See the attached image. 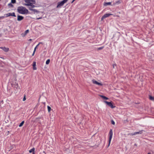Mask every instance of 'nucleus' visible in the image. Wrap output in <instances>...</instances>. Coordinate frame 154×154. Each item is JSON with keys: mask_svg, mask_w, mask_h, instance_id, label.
<instances>
[{"mask_svg": "<svg viewBox=\"0 0 154 154\" xmlns=\"http://www.w3.org/2000/svg\"><path fill=\"white\" fill-rule=\"evenodd\" d=\"M26 100V97H25V96H24V97L23 99V101H24Z\"/></svg>", "mask_w": 154, "mask_h": 154, "instance_id": "29", "label": "nucleus"}, {"mask_svg": "<svg viewBox=\"0 0 154 154\" xmlns=\"http://www.w3.org/2000/svg\"><path fill=\"white\" fill-rule=\"evenodd\" d=\"M50 62V60L49 59L46 62V64H49Z\"/></svg>", "mask_w": 154, "mask_h": 154, "instance_id": "22", "label": "nucleus"}, {"mask_svg": "<svg viewBox=\"0 0 154 154\" xmlns=\"http://www.w3.org/2000/svg\"><path fill=\"white\" fill-rule=\"evenodd\" d=\"M24 18V17L22 16H20V15H18L17 16V20L18 21H20L22 20H23Z\"/></svg>", "mask_w": 154, "mask_h": 154, "instance_id": "10", "label": "nucleus"}, {"mask_svg": "<svg viewBox=\"0 0 154 154\" xmlns=\"http://www.w3.org/2000/svg\"><path fill=\"white\" fill-rule=\"evenodd\" d=\"M149 99L150 100H154V97L151 96H149Z\"/></svg>", "mask_w": 154, "mask_h": 154, "instance_id": "20", "label": "nucleus"}, {"mask_svg": "<svg viewBox=\"0 0 154 154\" xmlns=\"http://www.w3.org/2000/svg\"><path fill=\"white\" fill-rule=\"evenodd\" d=\"M41 43V42H40L38 45H37V46L35 47V48L36 49L37 48V47Z\"/></svg>", "mask_w": 154, "mask_h": 154, "instance_id": "31", "label": "nucleus"}, {"mask_svg": "<svg viewBox=\"0 0 154 154\" xmlns=\"http://www.w3.org/2000/svg\"><path fill=\"white\" fill-rule=\"evenodd\" d=\"M104 102L107 104L110 107L112 108H114L115 106H114L112 104L111 102H108L107 101H105Z\"/></svg>", "mask_w": 154, "mask_h": 154, "instance_id": "7", "label": "nucleus"}, {"mask_svg": "<svg viewBox=\"0 0 154 154\" xmlns=\"http://www.w3.org/2000/svg\"><path fill=\"white\" fill-rule=\"evenodd\" d=\"M35 52H34V51H33V54H32V56H33V55H34V54H35Z\"/></svg>", "mask_w": 154, "mask_h": 154, "instance_id": "37", "label": "nucleus"}, {"mask_svg": "<svg viewBox=\"0 0 154 154\" xmlns=\"http://www.w3.org/2000/svg\"><path fill=\"white\" fill-rule=\"evenodd\" d=\"M142 133V130H141L139 132H134L133 133V134L134 135H136L137 134H141Z\"/></svg>", "mask_w": 154, "mask_h": 154, "instance_id": "12", "label": "nucleus"}, {"mask_svg": "<svg viewBox=\"0 0 154 154\" xmlns=\"http://www.w3.org/2000/svg\"><path fill=\"white\" fill-rule=\"evenodd\" d=\"M29 32V30H27L25 31L24 32V33H25V34H26L28 33Z\"/></svg>", "mask_w": 154, "mask_h": 154, "instance_id": "23", "label": "nucleus"}, {"mask_svg": "<svg viewBox=\"0 0 154 154\" xmlns=\"http://www.w3.org/2000/svg\"><path fill=\"white\" fill-rule=\"evenodd\" d=\"M16 81V79L15 80V81ZM11 85H14V87L17 89H18L20 88L18 86V84L16 83V82H15L14 83V82H13L12 83H11Z\"/></svg>", "mask_w": 154, "mask_h": 154, "instance_id": "5", "label": "nucleus"}, {"mask_svg": "<svg viewBox=\"0 0 154 154\" xmlns=\"http://www.w3.org/2000/svg\"><path fill=\"white\" fill-rule=\"evenodd\" d=\"M35 7V5H33V4L32 5V6L31 7H29V8H32H32H34Z\"/></svg>", "mask_w": 154, "mask_h": 154, "instance_id": "26", "label": "nucleus"}, {"mask_svg": "<svg viewBox=\"0 0 154 154\" xmlns=\"http://www.w3.org/2000/svg\"><path fill=\"white\" fill-rule=\"evenodd\" d=\"M68 0H63V1L59 2L57 6V8L61 7L64 4L67 2Z\"/></svg>", "mask_w": 154, "mask_h": 154, "instance_id": "3", "label": "nucleus"}, {"mask_svg": "<svg viewBox=\"0 0 154 154\" xmlns=\"http://www.w3.org/2000/svg\"><path fill=\"white\" fill-rule=\"evenodd\" d=\"M42 18V17H39V18H36V20H38V19H41Z\"/></svg>", "mask_w": 154, "mask_h": 154, "instance_id": "33", "label": "nucleus"}, {"mask_svg": "<svg viewBox=\"0 0 154 154\" xmlns=\"http://www.w3.org/2000/svg\"><path fill=\"white\" fill-rule=\"evenodd\" d=\"M47 108H48V112H50V111H51V107L50 106H48Z\"/></svg>", "mask_w": 154, "mask_h": 154, "instance_id": "21", "label": "nucleus"}, {"mask_svg": "<svg viewBox=\"0 0 154 154\" xmlns=\"http://www.w3.org/2000/svg\"><path fill=\"white\" fill-rule=\"evenodd\" d=\"M111 4V2H108L105 3L104 4V5L106 6V5H110Z\"/></svg>", "mask_w": 154, "mask_h": 154, "instance_id": "19", "label": "nucleus"}, {"mask_svg": "<svg viewBox=\"0 0 154 154\" xmlns=\"http://www.w3.org/2000/svg\"><path fill=\"white\" fill-rule=\"evenodd\" d=\"M111 123L112 125H114L115 124V122L113 120H112Z\"/></svg>", "mask_w": 154, "mask_h": 154, "instance_id": "28", "label": "nucleus"}, {"mask_svg": "<svg viewBox=\"0 0 154 154\" xmlns=\"http://www.w3.org/2000/svg\"><path fill=\"white\" fill-rule=\"evenodd\" d=\"M116 66V64H113V65H112L113 68H114L115 66Z\"/></svg>", "mask_w": 154, "mask_h": 154, "instance_id": "34", "label": "nucleus"}, {"mask_svg": "<svg viewBox=\"0 0 154 154\" xmlns=\"http://www.w3.org/2000/svg\"><path fill=\"white\" fill-rule=\"evenodd\" d=\"M5 16H2L0 17V20L1 19H3L5 18Z\"/></svg>", "mask_w": 154, "mask_h": 154, "instance_id": "30", "label": "nucleus"}, {"mask_svg": "<svg viewBox=\"0 0 154 154\" xmlns=\"http://www.w3.org/2000/svg\"><path fill=\"white\" fill-rule=\"evenodd\" d=\"M32 153H33V154H35V153H34V152H33Z\"/></svg>", "mask_w": 154, "mask_h": 154, "instance_id": "39", "label": "nucleus"}, {"mask_svg": "<svg viewBox=\"0 0 154 154\" xmlns=\"http://www.w3.org/2000/svg\"><path fill=\"white\" fill-rule=\"evenodd\" d=\"M92 81L93 83L94 84H95L100 86H102L103 85L102 84L98 82L97 81L95 80L94 79L92 80Z\"/></svg>", "mask_w": 154, "mask_h": 154, "instance_id": "8", "label": "nucleus"}, {"mask_svg": "<svg viewBox=\"0 0 154 154\" xmlns=\"http://www.w3.org/2000/svg\"><path fill=\"white\" fill-rule=\"evenodd\" d=\"M11 2L12 3H16V0H11Z\"/></svg>", "mask_w": 154, "mask_h": 154, "instance_id": "24", "label": "nucleus"}, {"mask_svg": "<svg viewBox=\"0 0 154 154\" xmlns=\"http://www.w3.org/2000/svg\"><path fill=\"white\" fill-rule=\"evenodd\" d=\"M100 97L104 100H108V98L104 96L100 95Z\"/></svg>", "mask_w": 154, "mask_h": 154, "instance_id": "16", "label": "nucleus"}, {"mask_svg": "<svg viewBox=\"0 0 154 154\" xmlns=\"http://www.w3.org/2000/svg\"><path fill=\"white\" fill-rule=\"evenodd\" d=\"M17 11L18 13L22 14H26L28 13V11L25 7L23 6L18 7Z\"/></svg>", "mask_w": 154, "mask_h": 154, "instance_id": "1", "label": "nucleus"}, {"mask_svg": "<svg viewBox=\"0 0 154 154\" xmlns=\"http://www.w3.org/2000/svg\"><path fill=\"white\" fill-rule=\"evenodd\" d=\"M109 144L108 146V147H109L110 145V142L112 137V129H110L109 132Z\"/></svg>", "mask_w": 154, "mask_h": 154, "instance_id": "2", "label": "nucleus"}, {"mask_svg": "<svg viewBox=\"0 0 154 154\" xmlns=\"http://www.w3.org/2000/svg\"><path fill=\"white\" fill-rule=\"evenodd\" d=\"M9 5H10V6H13V5L11 4H9Z\"/></svg>", "mask_w": 154, "mask_h": 154, "instance_id": "35", "label": "nucleus"}, {"mask_svg": "<svg viewBox=\"0 0 154 154\" xmlns=\"http://www.w3.org/2000/svg\"><path fill=\"white\" fill-rule=\"evenodd\" d=\"M36 49L35 48L34 50V52H35V51H36Z\"/></svg>", "mask_w": 154, "mask_h": 154, "instance_id": "36", "label": "nucleus"}, {"mask_svg": "<svg viewBox=\"0 0 154 154\" xmlns=\"http://www.w3.org/2000/svg\"><path fill=\"white\" fill-rule=\"evenodd\" d=\"M116 16L118 17H119V16Z\"/></svg>", "mask_w": 154, "mask_h": 154, "instance_id": "41", "label": "nucleus"}, {"mask_svg": "<svg viewBox=\"0 0 154 154\" xmlns=\"http://www.w3.org/2000/svg\"><path fill=\"white\" fill-rule=\"evenodd\" d=\"M103 47H102L99 48H98L97 50H101V49H103Z\"/></svg>", "mask_w": 154, "mask_h": 154, "instance_id": "25", "label": "nucleus"}, {"mask_svg": "<svg viewBox=\"0 0 154 154\" xmlns=\"http://www.w3.org/2000/svg\"><path fill=\"white\" fill-rule=\"evenodd\" d=\"M29 8V10L33 11L34 13H38V11L36 9H32V8Z\"/></svg>", "mask_w": 154, "mask_h": 154, "instance_id": "13", "label": "nucleus"}, {"mask_svg": "<svg viewBox=\"0 0 154 154\" xmlns=\"http://www.w3.org/2000/svg\"><path fill=\"white\" fill-rule=\"evenodd\" d=\"M32 40V39H30L29 40V41H31Z\"/></svg>", "mask_w": 154, "mask_h": 154, "instance_id": "38", "label": "nucleus"}, {"mask_svg": "<svg viewBox=\"0 0 154 154\" xmlns=\"http://www.w3.org/2000/svg\"><path fill=\"white\" fill-rule=\"evenodd\" d=\"M24 121H23L19 125V127H21L22 126V125H23L24 124Z\"/></svg>", "mask_w": 154, "mask_h": 154, "instance_id": "18", "label": "nucleus"}, {"mask_svg": "<svg viewBox=\"0 0 154 154\" xmlns=\"http://www.w3.org/2000/svg\"><path fill=\"white\" fill-rule=\"evenodd\" d=\"M128 135H134V134H133V133H129L128 134Z\"/></svg>", "mask_w": 154, "mask_h": 154, "instance_id": "32", "label": "nucleus"}, {"mask_svg": "<svg viewBox=\"0 0 154 154\" xmlns=\"http://www.w3.org/2000/svg\"><path fill=\"white\" fill-rule=\"evenodd\" d=\"M1 48L5 52H8L9 50V48H6L5 47H1Z\"/></svg>", "mask_w": 154, "mask_h": 154, "instance_id": "11", "label": "nucleus"}, {"mask_svg": "<svg viewBox=\"0 0 154 154\" xmlns=\"http://www.w3.org/2000/svg\"><path fill=\"white\" fill-rule=\"evenodd\" d=\"M21 35L23 36V37H24L26 35V34H25V33H22L21 34Z\"/></svg>", "mask_w": 154, "mask_h": 154, "instance_id": "27", "label": "nucleus"}, {"mask_svg": "<svg viewBox=\"0 0 154 154\" xmlns=\"http://www.w3.org/2000/svg\"><path fill=\"white\" fill-rule=\"evenodd\" d=\"M25 2L27 3H29L31 2H32L33 3L35 4V0H24Z\"/></svg>", "mask_w": 154, "mask_h": 154, "instance_id": "9", "label": "nucleus"}, {"mask_svg": "<svg viewBox=\"0 0 154 154\" xmlns=\"http://www.w3.org/2000/svg\"><path fill=\"white\" fill-rule=\"evenodd\" d=\"M148 154H150V153H148Z\"/></svg>", "mask_w": 154, "mask_h": 154, "instance_id": "40", "label": "nucleus"}, {"mask_svg": "<svg viewBox=\"0 0 154 154\" xmlns=\"http://www.w3.org/2000/svg\"><path fill=\"white\" fill-rule=\"evenodd\" d=\"M36 66V62H33V69L34 70H36L37 69V68Z\"/></svg>", "mask_w": 154, "mask_h": 154, "instance_id": "14", "label": "nucleus"}, {"mask_svg": "<svg viewBox=\"0 0 154 154\" xmlns=\"http://www.w3.org/2000/svg\"><path fill=\"white\" fill-rule=\"evenodd\" d=\"M35 149V148H33L29 150V152L30 153L34 152Z\"/></svg>", "mask_w": 154, "mask_h": 154, "instance_id": "17", "label": "nucleus"}, {"mask_svg": "<svg viewBox=\"0 0 154 154\" xmlns=\"http://www.w3.org/2000/svg\"><path fill=\"white\" fill-rule=\"evenodd\" d=\"M32 4H33L32 3L30 2L29 3L25 4H24V5L27 6H30V7H31V6H32Z\"/></svg>", "mask_w": 154, "mask_h": 154, "instance_id": "15", "label": "nucleus"}, {"mask_svg": "<svg viewBox=\"0 0 154 154\" xmlns=\"http://www.w3.org/2000/svg\"><path fill=\"white\" fill-rule=\"evenodd\" d=\"M6 16V17H9L10 16H14V17H16V15L15 14L14 12H13L12 13H8L7 14H5V16Z\"/></svg>", "mask_w": 154, "mask_h": 154, "instance_id": "6", "label": "nucleus"}, {"mask_svg": "<svg viewBox=\"0 0 154 154\" xmlns=\"http://www.w3.org/2000/svg\"><path fill=\"white\" fill-rule=\"evenodd\" d=\"M112 14H104L102 17L101 20H103L104 19L109 16L110 15H112Z\"/></svg>", "mask_w": 154, "mask_h": 154, "instance_id": "4", "label": "nucleus"}]
</instances>
